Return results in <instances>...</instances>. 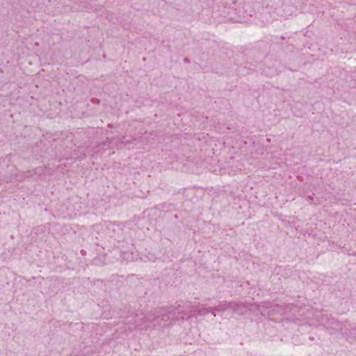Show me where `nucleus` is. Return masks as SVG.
<instances>
[{"mask_svg":"<svg viewBox=\"0 0 356 356\" xmlns=\"http://www.w3.org/2000/svg\"><path fill=\"white\" fill-rule=\"evenodd\" d=\"M316 317L321 318L315 321H312L309 322L311 325H323L330 334H335L337 332H341L343 334H346V332L342 330V327L343 325L342 323L339 322L334 318H330L327 315H324L321 312L316 314Z\"/></svg>","mask_w":356,"mask_h":356,"instance_id":"nucleus-1","label":"nucleus"},{"mask_svg":"<svg viewBox=\"0 0 356 356\" xmlns=\"http://www.w3.org/2000/svg\"><path fill=\"white\" fill-rule=\"evenodd\" d=\"M230 306V304L224 303L218 305L216 307H213L209 309H191L188 314H184L181 316L182 318H188L191 316H197L205 315L207 313L211 312L213 316H216V311L221 312L227 309Z\"/></svg>","mask_w":356,"mask_h":356,"instance_id":"nucleus-2","label":"nucleus"},{"mask_svg":"<svg viewBox=\"0 0 356 356\" xmlns=\"http://www.w3.org/2000/svg\"><path fill=\"white\" fill-rule=\"evenodd\" d=\"M135 321V325L134 326H130V328H137L138 330H143L148 327V325L146 324V321H144L143 318L138 317L137 320H136Z\"/></svg>","mask_w":356,"mask_h":356,"instance_id":"nucleus-3","label":"nucleus"},{"mask_svg":"<svg viewBox=\"0 0 356 356\" xmlns=\"http://www.w3.org/2000/svg\"><path fill=\"white\" fill-rule=\"evenodd\" d=\"M295 220H293L291 222H289L288 224H289V226L292 227V224H295ZM294 226H296V225H293Z\"/></svg>","mask_w":356,"mask_h":356,"instance_id":"nucleus-4","label":"nucleus"}]
</instances>
